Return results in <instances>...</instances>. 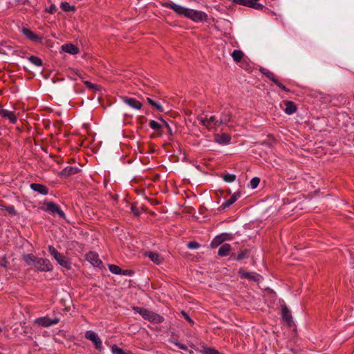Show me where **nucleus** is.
Masks as SVG:
<instances>
[{
	"instance_id": "obj_1",
	"label": "nucleus",
	"mask_w": 354,
	"mask_h": 354,
	"mask_svg": "<svg viewBox=\"0 0 354 354\" xmlns=\"http://www.w3.org/2000/svg\"><path fill=\"white\" fill-rule=\"evenodd\" d=\"M162 6L173 10L177 15L190 19L194 22L205 21L208 19L207 15L200 10L190 9L178 5L171 1L161 3Z\"/></svg>"
},
{
	"instance_id": "obj_2",
	"label": "nucleus",
	"mask_w": 354,
	"mask_h": 354,
	"mask_svg": "<svg viewBox=\"0 0 354 354\" xmlns=\"http://www.w3.org/2000/svg\"><path fill=\"white\" fill-rule=\"evenodd\" d=\"M34 266L40 272H49L53 269V265L50 261L44 258L37 257Z\"/></svg>"
},
{
	"instance_id": "obj_3",
	"label": "nucleus",
	"mask_w": 354,
	"mask_h": 354,
	"mask_svg": "<svg viewBox=\"0 0 354 354\" xmlns=\"http://www.w3.org/2000/svg\"><path fill=\"white\" fill-rule=\"evenodd\" d=\"M85 338L91 341L95 346V348L99 351L103 349L102 342L98 335L93 330H87L85 333Z\"/></svg>"
},
{
	"instance_id": "obj_4",
	"label": "nucleus",
	"mask_w": 354,
	"mask_h": 354,
	"mask_svg": "<svg viewBox=\"0 0 354 354\" xmlns=\"http://www.w3.org/2000/svg\"><path fill=\"white\" fill-rule=\"evenodd\" d=\"M259 71L266 75L268 79H270L272 82H274L278 87L281 88L283 91L286 92H289L290 89H288L286 86L282 84L276 78L275 75L273 73L270 72L268 69L261 67L259 68Z\"/></svg>"
},
{
	"instance_id": "obj_5",
	"label": "nucleus",
	"mask_w": 354,
	"mask_h": 354,
	"mask_svg": "<svg viewBox=\"0 0 354 354\" xmlns=\"http://www.w3.org/2000/svg\"><path fill=\"white\" fill-rule=\"evenodd\" d=\"M44 205V211L49 212L53 214L56 213L59 216L60 218L64 219L66 218L65 213L61 209L60 207L57 203L54 202H48Z\"/></svg>"
},
{
	"instance_id": "obj_6",
	"label": "nucleus",
	"mask_w": 354,
	"mask_h": 354,
	"mask_svg": "<svg viewBox=\"0 0 354 354\" xmlns=\"http://www.w3.org/2000/svg\"><path fill=\"white\" fill-rule=\"evenodd\" d=\"M59 319L57 317H55L54 319H50L48 317H41L37 318L35 320V323L37 324L38 326L41 327H49L52 325L57 324L59 323Z\"/></svg>"
},
{
	"instance_id": "obj_7",
	"label": "nucleus",
	"mask_w": 354,
	"mask_h": 354,
	"mask_svg": "<svg viewBox=\"0 0 354 354\" xmlns=\"http://www.w3.org/2000/svg\"><path fill=\"white\" fill-rule=\"evenodd\" d=\"M144 319L154 324H160L165 320L162 316L149 310H147Z\"/></svg>"
},
{
	"instance_id": "obj_8",
	"label": "nucleus",
	"mask_w": 354,
	"mask_h": 354,
	"mask_svg": "<svg viewBox=\"0 0 354 354\" xmlns=\"http://www.w3.org/2000/svg\"><path fill=\"white\" fill-rule=\"evenodd\" d=\"M121 99L123 102L136 110H140L142 107V104L135 98L123 96L121 97Z\"/></svg>"
},
{
	"instance_id": "obj_9",
	"label": "nucleus",
	"mask_w": 354,
	"mask_h": 354,
	"mask_svg": "<svg viewBox=\"0 0 354 354\" xmlns=\"http://www.w3.org/2000/svg\"><path fill=\"white\" fill-rule=\"evenodd\" d=\"M239 275L241 279H247L252 281H259L260 275L254 272H246L243 268L239 269Z\"/></svg>"
},
{
	"instance_id": "obj_10",
	"label": "nucleus",
	"mask_w": 354,
	"mask_h": 354,
	"mask_svg": "<svg viewBox=\"0 0 354 354\" xmlns=\"http://www.w3.org/2000/svg\"><path fill=\"white\" fill-rule=\"evenodd\" d=\"M281 317L283 321L286 322L288 326L290 327L293 325L291 312L286 306H283L281 308Z\"/></svg>"
},
{
	"instance_id": "obj_11",
	"label": "nucleus",
	"mask_w": 354,
	"mask_h": 354,
	"mask_svg": "<svg viewBox=\"0 0 354 354\" xmlns=\"http://www.w3.org/2000/svg\"><path fill=\"white\" fill-rule=\"evenodd\" d=\"M86 259L94 266L100 267L102 265V262L96 252H89L86 255Z\"/></svg>"
},
{
	"instance_id": "obj_12",
	"label": "nucleus",
	"mask_w": 354,
	"mask_h": 354,
	"mask_svg": "<svg viewBox=\"0 0 354 354\" xmlns=\"http://www.w3.org/2000/svg\"><path fill=\"white\" fill-rule=\"evenodd\" d=\"M21 32L24 35V36H26V37H27L32 41L38 42L41 40V38L39 35H36L35 32H33L30 29L28 28L23 27L21 28Z\"/></svg>"
},
{
	"instance_id": "obj_13",
	"label": "nucleus",
	"mask_w": 354,
	"mask_h": 354,
	"mask_svg": "<svg viewBox=\"0 0 354 354\" xmlns=\"http://www.w3.org/2000/svg\"><path fill=\"white\" fill-rule=\"evenodd\" d=\"M0 116L4 118H8L12 124H15L17 120L15 113L7 109H0Z\"/></svg>"
},
{
	"instance_id": "obj_14",
	"label": "nucleus",
	"mask_w": 354,
	"mask_h": 354,
	"mask_svg": "<svg viewBox=\"0 0 354 354\" xmlns=\"http://www.w3.org/2000/svg\"><path fill=\"white\" fill-rule=\"evenodd\" d=\"M80 171V169L77 167L68 166L60 171L59 176L62 177H69L77 174Z\"/></svg>"
},
{
	"instance_id": "obj_15",
	"label": "nucleus",
	"mask_w": 354,
	"mask_h": 354,
	"mask_svg": "<svg viewBox=\"0 0 354 354\" xmlns=\"http://www.w3.org/2000/svg\"><path fill=\"white\" fill-rule=\"evenodd\" d=\"M30 186L33 191L37 192L39 194L42 195H47L48 194L49 189L44 185L39 183H31Z\"/></svg>"
},
{
	"instance_id": "obj_16",
	"label": "nucleus",
	"mask_w": 354,
	"mask_h": 354,
	"mask_svg": "<svg viewBox=\"0 0 354 354\" xmlns=\"http://www.w3.org/2000/svg\"><path fill=\"white\" fill-rule=\"evenodd\" d=\"M145 254L148 257L151 261L158 265L162 263L163 261V258L156 252H147Z\"/></svg>"
},
{
	"instance_id": "obj_17",
	"label": "nucleus",
	"mask_w": 354,
	"mask_h": 354,
	"mask_svg": "<svg viewBox=\"0 0 354 354\" xmlns=\"http://www.w3.org/2000/svg\"><path fill=\"white\" fill-rule=\"evenodd\" d=\"M61 48L64 52L71 55H76L79 53V48L71 43L62 45Z\"/></svg>"
},
{
	"instance_id": "obj_18",
	"label": "nucleus",
	"mask_w": 354,
	"mask_h": 354,
	"mask_svg": "<svg viewBox=\"0 0 354 354\" xmlns=\"http://www.w3.org/2000/svg\"><path fill=\"white\" fill-rule=\"evenodd\" d=\"M57 263L62 267L70 270L71 268V263L68 258L63 254L60 253V256L55 259Z\"/></svg>"
},
{
	"instance_id": "obj_19",
	"label": "nucleus",
	"mask_w": 354,
	"mask_h": 354,
	"mask_svg": "<svg viewBox=\"0 0 354 354\" xmlns=\"http://www.w3.org/2000/svg\"><path fill=\"white\" fill-rule=\"evenodd\" d=\"M232 113L228 109H225L221 115L219 124H227L231 120Z\"/></svg>"
},
{
	"instance_id": "obj_20",
	"label": "nucleus",
	"mask_w": 354,
	"mask_h": 354,
	"mask_svg": "<svg viewBox=\"0 0 354 354\" xmlns=\"http://www.w3.org/2000/svg\"><path fill=\"white\" fill-rule=\"evenodd\" d=\"M234 250L229 243H224L221 245L218 251V255L220 257H227L230 254V252Z\"/></svg>"
},
{
	"instance_id": "obj_21",
	"label": "nucleus",
	"mask_w": 354,
	"mask_h": 354,
	"mask_svg": "<svg viewBox=\"0 0 354 354\" xmlns=\"http://www.w3.org/2000/svg\"><path fill=\"white\" fill-rule=\"evenodd\" d=\"M285 106H286V108L284 109V112L288 114V115H292V113H295L297 108V106L296 104L292 102V101H289V100H285L283 102Z\"/></svg>"
},
{
	"instance_id": "obj_22",
	"label": "nucleus",
	"mask_w": 354,
	"mask_h": 354,
	"mask_svg": "<svg viewBox=\"0 0 354 354\" xmlns=\"http://www.w3.org/2000/svg\"><path fill=\"white\" fill-rule=\"evenodd\" d=\"M250 250L248 248H241L236 255V261H241L245 259L249 258Z\"/></svg>"
},
{
	"instance_id": "obj_23",
	"label": "nucleus",
	"mask_w": 354,
	"mask_h": 354,
	"mask_svg": "<svg viewBox=\"0 0 354 354\" xmlns=\"http://www.w3.org/2000/svg\"><path fill=\"white\" fill-rule=\"evenodd\" d=\"M37 257L32 254H26L23 255V260L27 266H35Z\"/></svg>"
},
{
	"instance_id": "obj_24",
	"label": "nucleus",
	"mask_w": 354,
	"mask_h": 354,
	"mask_svg": "<svg viewBox=\"0 0 354 354\" xmlns=\"http://www.w3.org/2000/svg\"><path fill=\"white\" fill-rule=\"evenodd\" d=\"M149 127L153 129L157 133H160V136L162 135V129L163 128L162 122L159 123L155 120H150L149 122Z\"/></svg>"
},
{
	"instance_id": "obj_25",
	"label": "nucleus",
	"mask_w": 354,
	"mask_h": 354,
	"mask_svg": "<svg viewBox=\"0 0 354 354\" xmlns=\"http://www.w3.org/2000/svg\"><path fill=\"white\" fill-rule=\"evenodd\" d=\"M259 0H246L247 7L254 8L255 10H262L264 6L263 5L257 3Z\"/></svg>"
},
{
	"instance_id": "obj_26",
	"label": "nucleus",
	"mask_w": 354,
	"mask_h": 354,
	"mask_svg": "<svg viewBox=\"0 0 354 354\" xmlns=\"http://www.w3.org/2000/svg\"><path fill=\"white\" fill-rule=\"evenodd\" d=\"M231 140V136L227 133H223L216 138V142L219 144L226 145Z\"/></svg>"
},
{
	"instance_id": "obj_27",
	"label": "nucleus",
	"mask_w": 354,
	"mask_h": 354,
	"mask_svg": "<svg viewBox=\"0 0 354 354\" xmlns=\"http://www.w3.org/2000/svg\"><path fill=\"white\" fill-rule=\"evenodd\" d=\"M147 101L152 107H153L158 111H160V112L164 111V109H163L162 106L160 103L156 102L154 100L151 99V97H147Z\"/></svg>"
},
{
	"instance_id": "obj_28",
	"label": "nucleus",
	"mask_w": 354,
	"mask_h": 354,
	"mask_svg": "<svg viewBox=\"0 0 354 354\" xmlns=\"http://www.w3.org/2000/svg\"><path fill=\"white\" fill-rule=\"evenodd\" d=\"M60 8L65 12H75L76 10V7L75 6H71L66 1L62 2Z\"/></svg>"
},
{
	"instance_id": "obj_29",
	"label": "nucleus",
	"mask_w": 354,
	"mask_h": 354,
	"mask_svg": "<svg viewBox=\"0 0 354 354\" xmlns=\"http://www.w3.org/2000/svg\"><path fill=\"white\" fill-rule=\"evenodd\" d=\"M223 243V239H221L220 235L216 236L210 243L212 248H216Z\"/></svg>"
},
{
	"instance_id": "obj_30",
	"label": "nucleus",
	"mask_w": 354,
	"mask_h": 354,
	"mask_svg": "<svg viewBox=\"0 0 354 354\" xmlns=\"http://www.w3.org/2000/svg\"><path fill=\"white\" fill-rule=\"evenodd\" d=\"M28 59L36 66H41L43 64L42 60L39 57L35 55L30 56L28 57Z\"/></svg>"
},
{
	"instance_id": "obj_31",
	"label": "nucleus",
	"mask_w": 354,
	"mask_h": 354,
	"mask_svg": "<svg viewBox=\"0 0 354 354\" xmlns=\"http://www.w3.org/2000/svg\"><path fill=\"white\" fill-rule=\"evenodd\" d=\"M232 56L233 59L236 62H239L241 60V59L243 58V53L240 50H234L232 54Z\"/></svg>"
},
{
	"instance_id": "obj_32",
	"label": "nucleus",
	"mask_w": 354,
	"mask_h": 354,
	"mask_svg": "<svg viewBox=\"0 0 354 354\" xmlns=\"http://www.w3.org/2000/svg\"><path fill=\"white\" fill-rule=\"evenodd\" d=\"M201 353L202 354H221L218 351L210 347H204Z\"/></svg>"
},
{
	"instance_id": "obj_33",
	"label": "nucleus",
	"mask_w": 354,
	"mask_h": 354,
	"mask_svg": "<svg viewBox=\"0 0 354 354\" xmlns=\"http://www.w3.org/2000/svg\"><path fill=\"white\" fill-rule=\"evenodd\" d=\"M109 268L110 272L115 274H120L122 272V268L114 264L109 265Z\"/></svg>"
},
{
	"instance_id": "obj_34",
	"label": "nucleus",
	"mask_w": 354,
	"mask_h": 354,
	"mask_svg": "<svg viewBox=\"0 0 354 354\" xmlns=\"http://www.w3.org/2000/svg\"><path fill=\"white\" fill-rule=\"evenodd\" d=\"M236 176L235 174H225L223 176V179L226 183H232L236 180Z\"/></svg>"
},
{
	"instance_id": "obj_35",
	"label": "nucleus",
	"mask_w": 354,
	"mask_h": 354,
	"mask_svg": "<svg viewBox=\"0 0 354 354\" xmlns=\"http://www.w3.org/2000/svg\"><path fill=\"white\" fill-rule=\"evenodd\" d=\"M133 310L134 312L140 314L143 318L145 317L146 313H147V309L138 306H133Z\"/></svg>"
},
{
	"instance_id": "obj_36",
	"label": "nucleus",
	"mask_w": 354,
	"mask_h": 354,
	"mask_svg": "<svg viewBox=\"0 0 354 354\" xmlns=\"http://www.w3.org/2000/svg\"><path fill=\"white\" fill-rule=\"evenodd\" d=\"M208 121H209V127L210 128L214 127H217V126H219V120H216V117L215 116H211L209 119H208Z\"/></svg>"
},
{
	"instance_id": "obj_37",
	"label": "nucleus",
	"mask_w": 354,
	"mask_h": 354,
	"mask_svg": "<svg viewBox=\"0 0 354 354\" xmlns=\"http://www.w3.org/2000/svg\"><path fill=\"white\" fill-rule=\"evenodd\" d=\"M111 352L113 354H124L126 353L124 351H123V349L118 347L115 344H113L111 346Z\"/></svg>"
},
{
	"instance_id": "obj_38",
	"label": "nucleus",
	"mask_w": 354,
	"mask_h": 354,
	"mask_svg": "<svg viewBox=\"0 0 354 354\" xmlns=\"http://www.w3.org/2000/svg\"><path fill=\"white\" fill-rule=\"evenodd\" d=\"M48 252L49 253L53 256V257L55 259H56L57 257H59V256H60V253L52 245H49L48 248Z\"/></svg>"
},
{
	"instance_id": "obj_39",
	"label": "nucleus",
	"mask_w": 354,
	"mask_h": 354,
	"mask_svg": "<svg viewBox=\"0 0 354 354\" xmlns=\"http://www.w3.org/2000/svg\"><path fill=\"white\" fill-rule=\"evenodd\" d=\"M260 183V178H258V177H254L251 180H250V185H251V187L252 189H255L256 187H257V186L259 185Z\"/></svg>"
},
{
	"instance_id": "obj_40",
	"label": "nucleus",
	"mask_w": 354,
	"mask_h": 354,
	"mask_svg": "<svg viewBox=\"0 0 354 354\" xmlns=\"http://www.w3.org/2000/svg\"><path fill=\"white\" fill-rule=\"evenodd\" d=\"M221 239H223V242L225 241H231L233 239V236L230 233H221L219 234Z\"/></svg>"
},
{
	"instance_id": "obj_41",
	"label": "nucleus",
	"mask_w": 354,
	"mask_h": 354,
	"mask_svg": "<svg viewBox=\"0 0 354 354\" xmlns=\"http://www.w3.org/2000/svg\"><path fill=\"white\" fill-rule=\"evenodd\" d=\"M161 122H162V125H163V128H166V129H167V131H168V134L169 136H172V131H171V129L169 126V124H168V122L165 120H164L162 118H160Z\"/></svg>"
},
{
	"instance_id": "obj_42",
	"label": "nucleus",
	"mask_w": 354,
	"mask_h": 354,
	"mask_svg": "<svg viewBox=\"0 0 354 354\" xmlns=\"http://www.w3.org/2000/svg\"><path fill=\"white\" fill-rule=\"evenodd\" d=\"M200 246H201V245L196 241H189L187 243V248L189 249H192V250L198 249L200 248Z\"/></svg>"
},
{
	"instance_id": "obj_43",
	"label": "nucleus",
	"mask_w": 354,
	"mask_h": 354,
	"mask_svg": "<svg viewBox=\"0 0 354 354\" xmlns=\"http://www.w3.org/2000/svg\"><path fill=\"white\" fill-rule=\"evenodd\" d=\"M84 84L88 88L90 89H94V90H99L100 86L93 84L88 81H84Z\"/></svg>"
},
{
	"instance_id": "obj_44",
	"label": "nucleus",
	"mask_w": 354,
	"mask_h": 354,
	"mask_svg": "<svg viewBox=\"0 0 354 354\" xmlns=\"http://www.w3.org/2000/svg\"><path fill=\"white\" fill-rule=\"evenodd\" d=\"M198 120L200 121L202 125L207 127V129H210L208 119L206 118H198Z\"/></svg>"
},
{
	"instance_id": "obj_45",
	"label": "nucleus",
	"mask_w": 354,
	"mask_h": 354,
	"mask_svg": "<svg viewBox=\"0 0 354 354\" xmlns=\"http://www.w3.org/2000/svg\"><path fill=\"white\" fill-rule=\"evenodd\" d=\"M131 212L136 216H138L141 214V212H142L140 209L139 207L135 206V205H132L131 207Z\"/></svg>"
},
{
	"instance_id": "obj_46",
	"label": "nucleus",
	"mask_w": 354,
	"mask_h": 354,
	"mask_svg": "<svg viewBox=\"0 0 354 354\" xmlns=\"http://www.w3.org/2000/svg\"><path fill=\"white\" fill-rule=\"evenodd\" d=\"M4 209L12 215H16L17 211L15 210V207L13 206H5Z\"/></svg>"
},
{
	"instance_id": "obj_47",
	"label": "nucleus",
	"mask_w": 354,
	"mask_h": 354,
	"mask_svg": "<svg viewBox=\"0 0 354 354\" xmlns=\"http://www.w3.org/2000/svg\"><path fill=\"white\" fill-rule=\"evenodd\" d=\"M134 273V271L132 270H122L120 273V275H125V276H131Z\"/></svg>"
},
{
	"instance_id": "obj_48",
	"label": "nucleus",
	"mask_w": 354,
	"mask_h": 354,
	"mask_svg": "<svg viewBox=\"0 0 354 354\" xmlns=\"http://www.w3.org/2000/svg\"><path fill=\"white\" fill-rule=\"evenodd\" d=\"M8 261H7L6 257H3L1 258V261H0V266L3 267V268H7L8 266Z\"/></svg>"
},
{
	"instance_id": "obj_49",
	"label": "nucleus",
	"mask_w": 354,
	"mask_h": 354,
	"mask_svg": "<svg viewBox=\"0 0 354 354\" xmlns=\"http://www.w3.org/2000/svg\"><path fill=\"white\" fill-rule=\"evenodd\" d=\"M182 315L189 324H194V321L190 318L186 312L182 311Z\"/></svg>"
},
{
	"instance_id": "obj_50",
	"label": "nucleus",
	"mask_w": 354,
	"mask_h": 354,
	"mask_svg": "<svg viewBox=\"0 0 354 354\" xmlns=\"http://www.w3.org/2000/svg\"><path fill=\"white\" fill-rule=\"evenodd\" d=\"M231 205H232V203L228 199L221 205L220 208L224 209L229 207Z\"/></svg>"
},
{
	"instance_id": "obj_51",
	"label": "nucleus",
	"mask_w": 354,
	"mask_h": 354,
	"mask_svg": "<svg viewBox=\"0 0 354 354\" xmlns=\"http://www.w3.org/2000/svg\"><path fill=\"white\" fill-rule=\"evenodd\" d=\"M234 3L239 5L247 6L246 0H234Z\"/></svg>"
},
{
	"instance_id": "obj_52",
	"label": "nucleus",
	"mask_w": 354,
	"mask_h": 354,
	"mask_svg": "<svg viewBox=\"0 0 354 354\" xmlns=\"http://www.w3.org/2000/svg\"><path fill=\"white\" fill-rule=\"evenodd\" d=\"M56 10H57L56 6L55 5H51L47 11H48V12H49L50 14H53L56 12Z\"/></svg>"
},
{
	"instance_id": "obj_53",
	"label": "nucleus",
	"mask_w": 354,
	"mask_h": 354,
	"mask_svg": "<svg viewBox=\"0 0 354 354\" xmlns=\"http://www.w3.org/2000/svg\"><path fill=\"white\" fill-rule=\"evenodd\" d=\"M230 255V258L229 259L230 260H236V254L234 252H230V254H229Z\"/></svg>"
},
{
	"instance_id": "obj_54",
	"label": "nucleus",
	"mask_w": 354,
	"mask_h": 354,
	"mask_svg": "<svg viewBox=\"0 0 354 354\" xmlns=\"http://www.w3.org/2000/svg\"><path fill=\"white\" fill-rule=\"evenodd\" d=\"M176 345L178 346V347L182 350H184V351H187V346L183 344H180V343H178V344H176Z\"/></svg>"
},
{
	"instance_id": "obj_55",
	"label": "nucleus",
	"mask_w": 354,
	"mask_h": 354,
	"mask_svg": "<svg viewBox=\"0 0 354 354\" xmlns=\"http://www.w3.org/2000/svg\"><path fill=\"white\" fill-rule=\"evenodd\" d=\"M229 200L232 203V204L237 201V199L236 198V196L234 195H232Z\"/></svg>"
},
{
	"instance_id": "obj_56",
	"label": "nucleus",
	"mask_w": 354,
	"mask_h": 354,
	"mask_svg": "<svg viewBox=\"0 0 354 354\" xmlns=\"http://www.w3.org/2000/svg\"><path fill=\"white\" fill-rule=\"evenodd\" d=\"M139 120H140L141 123H144L145 122L147 121V119L144 116L140 117Z\"/></svg>"
},
{
	"instance_id": "obj_57",
	"label": "nucleus",
	"mask_w": 354,
	"mask_h": 354,
	"mask_svg": "<svg viewBox=\"0 0 354 354\" xmlns=\"http://www.w3.org/2000/svg\"><path fill=\"white\" fill-rule=\"evenodd\" d=\"M233 195L236 196V198L238 199L240 197V192H235Z\"/></svg>"
},
{
	"instance_id": "obj_58",
	"label": "nucleus",
	"mask_w": 354,
	"mask_h": 354,
	"mask_svg": "<svg viewBox=\"0 0 354 354\" xmlns=\"http://www.w3.org/2000/svg\"><path fill=\"white\" fill-rule=\"evenodd\" d=\"M19 2H21L22 4L25 3V1L24 0H18Z\"/></svg>"
},
{
	"instance_id": "obj_59",
	"label": "nucleus",
	"mask_w": 354,
	"mask_h": 354,
	"mask_svg": "<svg viewBox=\"0 0 354 354\" xmlns=\"http://www.w3.org/2000/svg\"><path fill=\"white\" fill-rule=\"evenodd\" d=\"M124 354H133L131 351H129L126 352Z\"/></svg>"
},
{
	"instance_id": "obj_60",
	"label": "nucleus",
	"mask_w": 354,
	"mask_h": 354,
	"mask_svg": "<svg viewBox=\"0 0 354 354\" xmlns=\"http://www.w3.org/2000/svg\"><path fill=\"white\" fill-rule=\"evenodd\" d=\"M191 114L192 113V111H187V114Z\"/></svg>"
},
{
	"instance_id": "obj_61",
	"label": "nucleus",
	"mask_w": 354,
	"mask_h": 354,
	"mask_svg": "<svg viewBox=\"0 0 354 354\" xmlns=\"http://www.w3.org/2000/svg\"><path fill=\"white\" fill-rule=\"evenodd\" d=\"M191 114L192 113V111H187V114Z\"/></svg>"
},
{
	"instance_id": "obj_62",
	"label": "nucleus",
	"mask_w": 354,
	"mask_h": 354,
	"mask_svg": "<svg viewBox=\"0 0 354 354\" xmlns=\"http://www.w3.org/2000/svg\"><path fill=\"white\" fill-rule=\"evenodd\" d=\"M1 135V132L0 131V136Z\"/></svg>"
},
{
	"instance_id": "obj_63",
	"label": "nucleus",
	"mask_w": 354,
	"mask_h": 354,
	"mask_svg": "<svg viewBox=\"0 0 354 354\" xmlns=\"http://www.w3.org/2000/svg\"><path fill=\"white\" fill-rule=\"evenodd\" d=\"M0 354H3V353H1L0 352Z\"/></svg>"
}]
</instances>
